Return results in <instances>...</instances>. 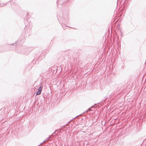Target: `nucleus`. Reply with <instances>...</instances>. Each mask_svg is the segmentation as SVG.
Returning a JSON list of instances; mask_svg holds the SVG:
<instances>
[{
    "instance_id": "2",
    "label": "nucleus",
    "mask_w": 146,
    "mask_h": 146,
    "mask_svg": "<svg viewBox=\"0 0 146 146\" xmlns=\"http://www.w3.org/2000/svg\"><path fill=\"white\" fill-rule=\"evenodd\" d=\"M57 131V130H56L55 131V132L52 134L48 138H47L46 139V141H48L50 138H51V136H53V135L54 134H55V133Z\"/></svg>"
},
{
    "instance_id": "4",
    "label": "nucleus",
    "mask_w": 146,
    "mask_h": 146,
    "mask_svg": "<svg viewBox=\"0 0 146 146\" xmlns=\"http://www.w3.org/2000/svg\"><path fill=\"white\" fill-rule=\"evenodd\" d=\"M63 14H62V13H61V15H60V17H62V16H63Z\"/></svg>"
},
{
    "instance_id": "8",
    "label": "nucleus",
    "mask_w": 146,
    "mask_h": 146,
    "mask_svg": "<svg viewBox=\"0 0 146 146\" xmlns=\"http://www.w3.org/2000/svg\"><path fill=\"white\" fill-rule=\"evenodd\" d=\"M14 44H15L13 43L12 45H14Z\"/></svg>"
},
{
    "instance_id": "7",
    "label": "nucleus",
    "mask_w": 146,
    "mask_h": 146,
    "mask_svg": "<svg viewBox=\"0 0 146 146\" xmlns=\"http://www.w3.org/2000/svg\"><path fill=\"white\" fill-rule=\"evenodd\" d=\"M58 1H57V4H58Z\"/></svg>"
},
{
    "instance_id": "3",
    "label": "nucleus",
    "mask_w": 146,
    "mask_h": 146,
    "mask_svg": "<svg viewBox=\"0 0 146 146\" xmlns=\"http://www.w3.org/2000/svg\"><path fill=\"white\" fill-rule=\"evenodd\" d=\"M88 111H91V108H89L88 109V110H87L86 111L87 112H88Z\"/></svg>"
},
{
    "instance_id": "9",
    "label": "nucleus",
    "mask_w": 146,
    "mask_h": 146,
    "mask_svg": "<svg viewBox=\"0 0 146 146\" xmlns=\"http://www.w3.org/2000/svg\"><path fill=\"white\" fill-rule=\"evenodd\" d=\"M41 84H41V83H40V84L41 85Z\"/></svg>"
},
{
    "instance_id": "5",
    "label": "nucleus",
    "mask_w": 146,
    "mask_h": 146,
    "mask_svg": "<svg viewBox=\"0 0 146 146\" xmlns=\"http://www.w3.org/2000/svg\"><path fill=\"white\" fill-rule=\"evenodd\" d=\"M64 25H64V24L63 25H62V27H63L64 26Z\"/></svg>"
},
{
    "instance_id": "1",
    "label": "nucleus",
    "mask_w": 146,
    "mask_h": 146,
    "mask_svg": "<svg viewBox=\"0 0 146 146\" xmlns=\"http://www.w3.org/2000/svg\"><path fill=\"white\" fill-rule=\"evenodd\" d=\"M42 87L40 86L39 88H38V91L36 94V95H39L41 93L42 90Z\"/></svg>"
},
{
    "instance_id": "10",
    "label": "nucleus",
    "mask_w": 146,
    "mask_h": 146,
    "mask_svg": "<svg viewBox=\"0 0 146 146\" xmlns=\"http://www.w3.org/2000/svg\"><path fill=\"white\" fill-rule=\"evenodd\" d=\"M45 141H43V143Z\"/></svg>"
},
{
    "instance_id": "6",
    "label": "nucleus",
    "mask_w": 146,
    "mask_h": 146,
    "mask_svg": "<svg viewBox=\"0 0 146 146\" xmlns=\"http://www.w3.org/2000/svg\"><path fill=\"white\" fill-rule=\"evenodd\" d=\"M93 107H94V106H92L91 107V108H93Z\"/></svg>"
}]
</instances>
